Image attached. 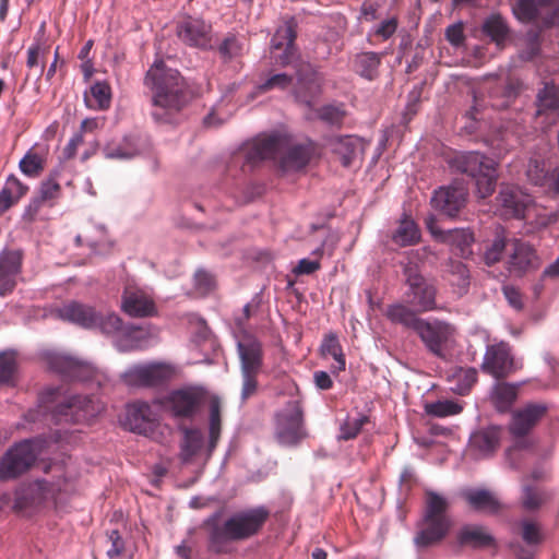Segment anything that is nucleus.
<instances>
[{
  "instance_id": "nucleus-1",
  "label": "nucleus",
  "mask_w": 559,
  "mask_h": 559,
  "mask_svg": "<svg viewBox=\"0 0 559 559\" xmlns=\"http://www.w3.org/2000/svg\"><path fill=\"white\" fill-rule=\"evenodd\" d=\"M312 156L309 144L295 142L284 133L258 136L245 151V160L253 166L264 159H272L284 174H294L304 169Z\"/></svg>"
},
{
  "instance_id": "nucleus-2",
  "label": "nucleus",
  "mask_w": 559,
  "mask_h": 559,
  "mask_svg": "<svg viewBox=\"0 0 559 559\" xmlns=\"http://www.w3.org/2000/svg\"><path fill=\"white\" fill-rule=\"evenodd\" d=\"M145 85L152 90V117L158 123H173L186 104V84L177 70L159 60L147 71Z\"/></svg>"
},
{
  "instance_id": "nucleus-3",
  "label": "nucleus",
  "mask_w": 559,
  "mask_h": 559,
  "mask_svg": "<svg viewBox=\"0 0 559 559\" xmlns=\"http://www.w3.org/2000/svg\"><path fill=\"white\" fill-rule=\"evenodd\" d=\"M58 318L85 329H99L103 333L115 337V346L120 352L141 348L139 335L141 329L134 325L124 326L121 319L109 313L106 317L97 312L93 307L78 301H70L57 308Z\"/></svg>"
},
{
  "instance_id": "nucleus-4",
  "label": "nucleus",
  "mask_w": 559,
  "mask_h": 559,
  "mask_svg": "<svg viewBox=\"0 0 559 559\" xmlns=\"http://www.w3.org/2000/svg\"><path fill=\"white\" fill-rule=\"evenodd\" d=\"M97 408L90 397L71 395L60 389L45 390L38 400L37 408L25 414L26 421L36 423L50 417L59 421H81L95 415Z\"/></svg>"
},
{
  "instance_id": "nucleus-5",
  "label": "nucleus",
  "mask_w": 559,
  "mask_h": 559,
  "mask_svg": "<svg viewBox=\"0 0 559 559\" xmlns=\"http://www.w3.org/2000/svg\"><path fill=\"white\" fill-rule=\"evenodd\" d=\"M266 518L267 511L264 508L235 513L223 525L212 528L210 547L216 552L225 551L228 542L245 539L255 534Z\"/></svg>"
},
{
  "instance_id": "nucleus-6",
  "label": "nucleus",
  "mask_w": 559,
  "mask_h": 559,
  "mask_svg": "<svg viewBox=\"0 0 559 559\" xmlns=\"http://www.w3.org/2000/svg\"><path fill=\"white\" fill-rule=\"evenodd\" d=\"M448 507L449 502L443 496L433 491L426 492L425 513L414 539L418 547L433 545L447 535L451 525V521L445 513Z\"/></svg>"
},
{
  "instance_id": "nucleus-7",
  "label": "nucleus",
  "mask_w": 559,
  "mask_h": 559,
  "mask_svg": "<svg viewBox=\"0 0 559 559\" xmlns=\"http://www.w3.org/2000/svg\"><path fill=\"white\" fill-rule=\"evenodd\" d=\"M450 163L455 170L475 179L479 198L492 194L497 181L496 160L478 152H465L456 154Z\"/></svg>"
},
{
  "instance_id": "nucleus-8",
  "label": "nucleus",
  "mask_w": 559,
  "mask_h": 559,
  "mask_svg": "<svg viewBox=\"0 0 559 559\" xmlns=\"http://www.w3.org/2000/svg\"><path fill=\"white\" fill-rule=\"evenodd\" d=\"M497 209L506 218L531 219L532 215H535L537 227H545L550 222L547 215L539 213L542 210L536 206L532 197L515 185H501L497 197Z\"/></svg>"
},
{
  "instance_id": "nucleus-9",
  "label": "nucleus",
  "mask_w": 559,
  "mask_h": 559,
  "mask_svg": "<svg viewBox=\"0 0 559 559\" xmlns=\"http://www.w3.org/2000/svg\"><path fill=\"white\" fill-rule=\"evenodd\" d=\"M430 253L431 251L427 247L412 250L408 253L409 261L404 266V274L408 285V301L420 312L432 311L437 308V290L432 283L428 282L421 274L418 273L417 266L413 265V262L415 260H424Z\"/></svg>"
},
{
  "instance_id": "nucleus-10",
  "label": "nucleus",
  "mask_w": 559,
  "mask_h": 559,
  "mask_svg": "<svg viewBox=\"0 0 559 559\" xmlns=\"http://www.w3.org/2000/svg\"><path fill=\"white\" fill-rule=\"evenodd\" d=\"M48 443L46 439L35 438L14 444L0 461V478L11 479L25 473Z\"/></svg>"
},
{
  "instance_id": "nucleus-11",
  "label": "nucleus",
  "mask_w": 559,
  "mask_h": 559,
  "mask_svg": "<svg viewBox=\"0 0 559 559\" xmlns=\"http://www.w3.org/2000/svg\"><path fill=\"white\" fill-rule=\"evenodd\" d=\"M237 347L241 362V399L246 400L257 390V376L262 367V348L261 344L252 337L239 341Z\"/></svg>"
},
{
  "instance_id": "nucleus-12",
  "label": "nucleus",
  "mask_w": 559,
  "mask_h": 559,
  "mask_svg": "<svg viewBox=\"0 0 559 559\" xmlns=\"http://www.w3.org/2000/svg\"><path fill=\"white\" fill-rule=\"evenodd\" d=\"M204 393L199 388L174 390L155 401L160 408L177 418H192L201 408Z\"/></svg>"
},
{
  "instance_id": "nucleus-13",
  "label": "nucleus",
  "mask_w": 559,
  "mask_h": 559,
  "mask_svg": "<svg viewBox=\"0 0 559 559\" xmlns=\"http://www.w3.org/2000/svg\"><path fill=\"white\" fill-rule=\"evenodd\" d=\"M275 433L278 442L293 445L306 436L302 424V409L297 401L288 402L276 415Z\"/></svg>"
},
{
  "instance_id": "nucleus-14",
  "label": "nucleus",
  "mask_w": 559,
  "mask_h": 559,
  "mask_svg": "<svg viewBox=\"0 0 559 559\" xmlns=\"http://www.w3.org/2000/svg\"><path fill=\"white\" fill-rule=\"evenodd\" d=\"M417 333L427 348L436 356L443 357L444 350L455 343L456 329L444 321H425L419 323Z\"/></svg>"
},
{
  "instance_id": "nucleus-15",
  "label": "nucleus",
  "mask_w": 559,
  "mask_h": 559,
  "mask_svg": "<svg viewBox=\"0 0 559 559\" xmlns=\"http://www.w3.org/2000/svg\"><path fill=\"white\" fill-rule=\"evenodd\" d=\"M174 374V366L154 361L129 367L122 378L130 386H153L171 379Z\"/></svg>"
},
{
  "instance_id": "nucleus-16",
  "label": "nucleus",
  "mask_w": 559,
  "mask_h": 559,
  "mask_svg": "<svg viewBox=\"0 0 559 559\" xmlns=\"http://www.w3.org/2000/svg\"><path fill=\"white\" fill-rule=\"evenodd\" d=\"M123 426L135 433L157 439L158 418L146 402H134L127 406Z\"/></svg>"
},
{
  "instance_id": "nucleus-17",
  "label": "nucleus",
  "mask_w": 559,
  "mask_h": 559,
  "mask_svg": "<svg viewBox=\"0 0 559 559\" xmlns=\"http://www.w3.org/2000/svg\"><path fill=\"white\" fill-rule=\"evenodd\" d=\"M295 21H285L277 27L271 39V59L275 64L288 66L296 60L295 38H296Z\"/></svg>"
},
{
  "instance_id": "nucleus-18",
  "label": "nucleus",
  "mask_w": 559,
  "mask_h": 559,
  "mask_svg": "<svg viewBox=\"0 0 559 559\" xmlns=\"http://www.w3.org/2000/svg\"><path fill=\"white\" fill-rule=\"evenodd\" d=\"M48 367L64 378L87 381L94 378L95 368L66 354L49 352L45 355Z\"/></svg>"
},
{
  "instance_id": "nucleus-19",
  "label": "nucleus",
  "mask_w": 559,
  "mask_h": 559,
  "mask_svg": "<svg viewBox=\"0 0 559 559\" xmlns=\"http://www.w3.org/2000/svg\"><path fill=\"white\" fill-rule=\"evenodd\" d=\"M121 310L133 318H146L156 313L152 295L135 285H128L122 294Z\"/></svg>"
},
{
  "instance_id": "nucleus-20",
  "label": "nucleus",
  "mask_w": 559,
  "mask_h": 559,
  "mask_svg": "<svg viewBox=\"0 0 559 559\" xmlns=\"http://www.w3.org/2000/svg\"><path fill=\"white\" fill-rule=\"evenodd\" d=\"M481 369L496 379L504 378L514 370L513 357L507 343L487 346Z\"/></svg>"
},
{
  "instance_id": "nucleus-21",
  "label": "nucleus",
  "mask_w": 559,
  "mask_h": 559,
  "mask_svg": "<svg viewBox=\"0 0 559 559\" xmlns=\"http://www.w3.org/2000/svg\"><path fill=\"white\" fill-rule=\"evenodd\" d=\"M147 148L146 140L139 135H126L107 142L102 152L105 158L128 160L141 155Z\"/></svg>"
},
{
  "instance_id": "nucleus-22",
  "label": "nucleus",
  "mask_w": 559,
  "mask_h": 559,
  "mask_svg": "<svg viewBox=\"0 0 559 559\" xmlns=\"http://www.w3.org/2000/svg\"><path fill=\"white\" fill-rule=\"evenodd\" d=\"M467 189L463 185H453L437 190L432 198L433 209L448 216H454L465 204Z\"/></svg>"
},
{
  "instance_id": "nucleus-23",
  "label": "nucleus",
  "mask_w": 559,
  "mask_h": 559,
  "mask_svg": "<svg viewBox=\"0 0 559 559\" xmlns=\"http://www.w3.org/2000/svg\"><path fill=\"white\" fill-rule=\"evenodd\" d=\"M22 254L20 251H3L0 254V296L12 293L21 272Z\"/></svg>"
},
{
  "instance_id": "nucleus-24",
  "label": "nucleus",
  "mask_w": 559,
  "mask_h": 559,
  "mask_svg": "<svg viewBox=\"0 0 559 559\" xmlns=\"http://www.w3.org/2000/svg\"><path fill=\"white\" fill-rule=\"evenodd\" d=\"M546 406L542 404H528L512 415L510 431L514 437L525 436L544 416Z\"/></svg>"
},
{
  "instance_id": "nucleus-25",
  "label": "nucleus",
  "mask_w": 559,
  "mask_h": 559,
  "mask_svg": "<svg viewBox=\"0 0 559 559\" xmlns=\"http://www.w3.org/2000/svg\"><path fill=\"white\" fill-rule=\"evenodd\" d=\"M177 34L185 43L204 48L210 44V25L199 19H187L177 28Z\"/></svg>"
},
{
  "instance_id": "nucleus-26",
  "label": "nucleus",
  "mask_w": 559,
  "mask_h": 559,
  "mask_svg": "<svg viewBox=\"0 0 559 559\" xmlns=\"http://www.w3.org/2000/svg\"><path fill=\"white\" fill-rule=\"evenodd\" d=\"M500 442V429L488 427L472 435L469 450L475 459H483L496 451Z\"/></svg>"
},
{
  "instance_id": "nucleus-27",
  "label": "nucleus",
  "mask_w": 559,
  "mask_h": 559,
  "mask_svg": "<svg viewBox=\"0 0 559 559\" xmlns=\"http://www.w3.org/2000/svg\"><path fill=\"white\" fill-rule=\"evenodd\" d=\"M462 496L471 508L479 512L493 514L502 508V503L498 497L487 489H465L462 491Z\"/></svg>"
},
{
  "instance_id": "nucleus-28",
  "label": "nucleus",
  "mask_w": 559,
  "mask_h": 559,
  "mask_svg": "<svg viewBox=\"0 0 559 559\" xmlns=\"http://www.w3.org/2000/svg\"><path fill=\"white\" fill-rule=\"evenodd\" d=\"M513 251L510 254L509 265L512 272L522 273L538 265L535 250L519 239L512 241Z\"/></svg>"
},
{
  "instance_id": "nucleus-29",
  "label": "nucleus",
  "mask_w": 559,
  "mask_h": 559,
  "mask_svg": "<svg viewBox=\"0 0 559 559\" xmlns=\"http://www.w3.org/2000/svg\"><path fill=\"white\" fill-rule=\"evenodd\" d=\"M61 193L60 185L52 178L41 182L38 195L28 204L25 215L34 219L41 206H52Z\"/></svg>"
},
{
  "instance_id": "nucleus-30",
  "label": "nucleus",
  "mask_w": 559,
  "mask_h": 559,
  "mask_svg": "<svg viewBox=\"0 0 559 559\" xmlns=\"http://www.w3.org/2000/svg\"><path fill=\"white\" fill-rule=\"evenodd\" d=\"M330 145L332 151L340 156L344 166H349L362 150L360 139L352 135L334 138Z\"/></svg>"
},
{
  "instance_id": "nucleus-31",
  "label": "nucleus",
  "mask_w": 559,
  "mask_h": 559,
  "mask_svg": "<svg viewBox=\"0 0 559 559\" xmlns=\"http://www.w3.org/2000/svg\"><path fill=\"white\" fill-rule=\"evenodd\" d=\"M84 103L93 110H107L111 104V88L105 81H97L84 93Z\"/></svg>"
},
{
  "instance_id": "nucleus-32",
  "label": "nucleus",
  "mask_w": 559,
  "mask_h": 559,
  "mask_svg": "<svg viewBox=\"0 0 559 559\" xmlns=\"http://www.w3.org/2000/svg\"><path fill=\"white\" fill-rule=\"evenodd\" d=\"M473 241V234L464 228L447 230L445 235L442 237V242L451 246L452 250L462 257H466L471 253Z\"/></svg>"
},
{
  "instance_id": "nucleus-33",
  "label": "nucleus",
  "mask_w": 559,
  "mask_h": 559,
  "mask_svg": "<svg viewBox=\"0 0 559 559\" xmlns=\"http://www.w3.org/2000/svg\"><path fill=\"white\" fill-rule=\"evenodd\" d=\"M537 116H559V86L546 84L539 92Z\"/></svg>"
},
{
  "instance_id": "nucleus-34",
  "label": "nucleus",
  "mask_w": 559,
  "mask_h": 559,
  "mask_svg": "<svg viewBox=\"0 0 559 559\" xmlns=\"http://www.w3.org/2000/svg\"><path fill=\"white\" fill-rule=\"evenodd\" d=\"M419 239V228L416 223L408 217H403L400 221L399 226L392 235V240L394 243L401 247L413 246L417 243Z\"/></svg>"
},
{
  "instance_id": "nucleus-35",
  "label": "nucleus",
  "mask_w": 559,
  "mask_h": 559,
  "mask_svg": "<svg viewBox=\"0 0 559 559\" xmlns=\"http://www.w3.org/2000/svg\"><path fill=\"white\" fill-rule=\"evenodd\" d=\"M385 316L393 323L402 324L417 332L419 323L423 322L416 313L402 304H395L388 307Z\"/></svg>"
},
{
  "instance_id": "nucleus-36",
  "label": "nucleus",
  "mask_w": 559,
  "mask_h": 559,
  "mask_svg": "<svg viewBox=\"0 0 559 559\" xmlns=\"http://www.w3.org/2000/svg\"><path fill=\"white\" fill-rule=\"evenodd\" d=\"M459 540L463 545L473 547H486L493 543V538L489 532L485 527L477 525L464 526L460 532Z\"/></svg>"
},
{
  "instance_id": "nucleus-37",
  "label": "nucleus",
  "mask_w": 559,
  "mask_h": 559,
  "mask_svg": "<svg viewBox=\"0 0 559 559\" xmlns=\"http://www.w3.org/2000/svg\"><path fill=\"white\" fill-rule=\"evenodd\" d=\"M203 445L204 438L200 429H185L180 452L182 461H190L194 455H197L202 450Z\"/></svg>"
},
{
  "instance_id": "nucleus-38",
  "label": "nucleus",
  "mask_w": 559,
  "mask_h": 559,
  "mask_svg": "<svg viewBox=\"0 0 559 559\" xmlns=\"http://www.w3.org/2000/svg\"><path fill=\"white\" fill-rule=\"evenodd\" d=\"M222 429L221 420V402L219 399L214 396L210 402V418H209V443L207 451L211 453L219 439Z\"/></svg>"
},
{
  "instance_id": "nucleus-39",
  "label": "nucleus",
  "mask_w": 559,
  "mask_h": 559,
  "mask_svg": "<svg viewBox=\"0 0 559 559\" xmlns=\"http://www.w3.org/2000/svg\"><path fill=\"white\" fill-rule=\"evenodd\" d=\"M320 350L322 356L332 357L335 360V365L332 366L333 372H338L345 369V357L335 334H329L323 338Z\"/></svg>"
},
{
  "instance_id": "nucleus-40",
  "label": "nucleus",
  "mask_w": 559,
  "mask_h": 559,
  "mask_svg": "<svg viewBox=\"0 0 559 559\" xmlns=\"http://www.w3.org/2000/svg\"><path fill=\"white\" fill-rule=\"evenodd\" d=\"M516 397V386L510 383L498 382L491 391V400L496 407L503 412L508 409Z\"/></svg>"
},
{
  "instance_id": "nucleus-41",
  "label": "nucleus",
  "mask_w": 559,
  "mask_h": 559,
  "mask_svg": "<svg viewBox=\"0 0 559 559\" xmlns=\"http://www.w3.org/2000/svg\"><path fill=\"white\" fill-rule=\"evenodd\" d=\"M463 411L461 403L453 400H438L425 404V413L432 417H448L460 414Z\"/></svg>"
},
{
  "instance_id": "nucleus-42",
  "label": "nucleus",
  "mask_w": 559,
  "mask_h": 559,
  "mask_svg": "<svg viewBox=\"0 0 559 559\" xmlns=\"http://www.w3.org/2000/svg\"><path fill=\"white\" fill-rule=\"evenodd\" d=\"M380 64V56L376 52H361L359 55L356 56V59H355V71L368 79V80H372L376 74H377V70H378V67Z\"/></svg>"
},
{
  "instance_id": "nucleus-43",
  "label": "nucleus",
  "mask_w": 559,
  "mask_h": 559,
  "mask_svg": "<svg viewBox=\"0 0 559 559\" xmlns=\"http://www.w3.org/2000/svg\"><path fill=\"white\" fill-rule=\"evenodd\" d=\"M477 371L475 368H457L451 376L450 381L453 385L450 388L457 394H465L476 382Z\"/></svg>"
},
{
  "instance_id": "nucleus-44",
  "label": "nucleus",
  "mask_w": 559,
  "mask_h": 559,
  "mask_svg": "<svg viewBox=\"0 0 559 559\" xmlns=\"http://www.w3.org/2000/svg\"><path fill=\"white\" fill-rule=\"evenodd\" d=\"M483 32L497 45H501L508 36L509 28L506 21L500 15H491L485 20Z\"/></svg>"
},
{
  "instance_id": "nucleus-45",
  "label": "nucleus",
  "mask_w": 559,
  "mask_h": 559,
  "mask_svg": "<svg viewBox=\"0 0 559 559\" xmlns=\"http://www.w3.org/2000/svg\"><path fill=\"white\" fill-rule=\"evenodd\" d=\"M296 72L299 85L307 87L311 94L319 92L322 79L310 63H300Z\"/></svg>"
},
{
  "instance_id": "nucleus-46",
  "label": "nucleus",
  "mask_w": 559,
  "mask_h": 559,
  "mask_svg": "<svg viewBox=\"0 0 559 559\" xmlns=\"http://www.w3.org/2000/svg\"><path fill=\"white\" fill-rule=\"evenodd\" d=\"M520 534L528 547H536L544 538L540 524L531 519H524L520 522Z\"/></svg>"
},
{
  "instance_id": "nucleus-47",
  "label": "nucleus",
  "mask_w": 559,
  "mask_h": 559,
  "mask_svg": "<svg viewBox=\"0 0 559 559\" xmlns=\"http://www.w3.org/2000/svg\"><path fill=\"white\" fill-rule=\"evenodd\" d=\"M33 490L37 491L43 498L53 497L57 492L67 491L68 483L62 475H58L56 480L47 478L38 479L33 484Z\"/></svg>"
},
{
  "instance_id": "nucleus-48",
  "label": "nucleus",
  "mask_w": 559,
  "mask_h": 559,
  "mask_svg": "<svg viewBox=\"0 0 559 559\" xmlns=\"http://www.w3.org/2000/svg\"><path fill=\"white\" fill-rule=\"evenodd\" d=\"M550 1L551 0H518L513 5V13L518 20L522 22H530L538 14V7Z\"/></svg>"
},
{
  "instance_id": "nucleus-49",
  "label": "nucleus",
  "mask_w": 559,
  "mask_h": 559,
  "mask_svg": "<svg viewBox=\"0 0 559 559\" xmlns=\"http://www.w3.org/2000/svg\"><path fill=\"white\" fill-rule=\"evenodd\" d=\"M16 371V353L4 350L0 353V382L9 383Z\"/></svg>"
},
{
  "instance_id": "nucleus-50",
  "label": "nucleus",
  "mask_w": 559,
  "mask_h": 559,
  "mask_svg": "<svg viewBox=\"0 0 559 559\" xmlns=\"http://www.w3.org/2000/svg\"><path fill=\"white\" fill-rule=\"evenodd\" d=\"M545 501L544 493L530 485L522 486L521 504L526 511L537 510Z\"/></svg>"
},
{
  "instance_id": "nucleus-51",
  "label": "nucleus",
  "mask_w": 559,
  "mask_h": 559,
  "mask_svg": "<svg viewBox=\"0 0 559 559\" xmlns=\"http://www.w3.org/2000/svg\"><path fill=\"white\" fill-rule=\"evenodd\" d=\"M506 247L504 229L499 227L491 245L485 251V262L490 265L499 261Z\"/></svg>"
},
{
  "instance_id": "nucleus-52",
  "label": "nucleus",
  "mask_w": 559,
  "mask_h": 559,
  "mask_svg": "<svg viewBox=\"0 0 559 559\" xmlns=\"http://www.w3.org/2000/svg\"><path fill=\"white\" fill-rule=\"evenodd\" d=\"M21 171L28 177H36L43 170V158L35 152L28 151L20 160Z\"/></svg>"
},
{
  "instance_id": "nucleus-53",
  "label": "nucleus",
  "mask_w": 559,
  "mask_h": 559,
  "mask_svg": "<svg viewBox=\"0 0 559 559\" xmlns=\"http://www.w3.org/2000/svg\"><path fill=\"white\" fill-rule=\"evenodd\" d=\"M367 421L368 417L362 414H359L355 417H347L344 424L341 426L340 438L344 440L355 438Z\"/></svg>"
},
{
  "instance_id": "nucleus-54",
  "label": "nucleus",
  "mask_w": 559,
  "mask_h": 559,
  "mask_svg": "<svg viewBox=\"0 0 559 559\" xmlns=\"http://www.w3.org/2000/svg\"><path fill=\"white\" fill-rule=\"evenodd\" d=\"M526 176L533 185L544 186L548 180V174L545 170L544 162L536 158L530 159Z\"/></svg>"
},
{
  "instance_id": "nucleus-55",
  "label": "nucleus",
  "mask_w": 559,
  "mask_h": 559,
  "mask_svg": "<svg viewBox=\"0 0 559 559\" xmlns=\"http://www.w3.org/2000/svg\"><path fill=\"white\" fill-rule=\"evenodd\" d=\"M293 84V76L286 73H277L269 78L265 82L258 86L260 92H269L272 90H286Z\"/></svg>"
},
{
  "instance_id": "nucleus-56",
  "label": "nucleus",
  "mask_w": 559,
  "mask_h": 559,
  "mask_svg": "<svg viewBox=\"0 0 559 559\" xmlns=\"http://www.w3.org/2000/svg\"><path fill=\"white\" fill-rule=\"evenodd\" d=\"M194 286L200 294L205 295L215 287V278L211 273L199 270L194 275Z\"/></svg>"
},
{
  "instance_id": "nucleus-57",
  "label": "nucleus",
  "mask_w": 559,
  "mask_h": 559,
  "mask_svg": "<svg viewBox=\"0 0 559 559\" xmlns=\"http://www.w3.org/2000/svg\"><path fill=\"white\" fill-rule=\"evenodd\" d=\"M108 542L110 543V546L107 549V556L110 559L119 558L123 552L124 543L117 530H114L108 534Z\"/></svg>"
},
{
  "instance_id": "nucleus-58",
  "label": "nucleus",
  "mask_w": 559,
  "mask_h": 559,
  "mask_svg": "<svg viewBox=\"0 0 559 559\" xmlns=\"http://www.w3.org/2000/svg\"><path fill=\"white\" fill-rule=\"evenodd\" d=\"M241 50H242V46L239 43V40L235 37L226 38L219 47L221 55L227 59H230V58H234V57L240 55Z\"/></svg>"
},
{
  "instance_id": "nucleus-59",
  "label": "nucleus",
  "mask_w": 559,
  "mask_h": 559,
  "mask_svg": "<svg viewBox=\"0 0 559 559\" xmlns=\"http://www.w3.org/2000/svg\"><path fill=\"white\" fill-rule=\"evenodd\" d=\"M7 192H9L16 201H19L26 192L27 187L23 185L15 176L11 175L8 177L4 187Z\"/></svg>"
},
{
  "instance_id": "nucleus-60",
  "label": "nucleus",
  "mask_w": 559,
  "mask_h": 559,
  "mask_svg": "<svg viewBox=\"0 0 559 559\" xmlns=\"http://www.w3.org/2000/svg\"><path fill=\"white\" fill-rule=\"evenodd\" d=\"M344 112L334 106H324L319 111V118L330 124H338L343 119Z\"/></svg>"
},
{
  "instance_id": "nucleus-61",
  "label": "nucleus",
  "mask_w": 559,
  "mask_h": 559,
  "mask_svg": "<svg viewBox=\"0 0 559 559\" xmlns=\"http://www.w3.org/2000/svg\"><path fill=\"white\" fill-rule=\"evenodd\" d=\"M445 37L451 45L459 47L464 43L463 24L456 23L450 25L445 31Z\"/></svg>"
},
{
  "instance_id": "nucleus-62",
  "label": "nucleus",
  "mask_w": 559,
  "mask_h": 559,
  "mask_svg": "<svg viewBox=\"0 0 559 559\" xmlns=\"http://www.w3.org/2000/svg\"><path fill=\"white\" fill-rule=\"evenodd\" d=\"M503 295L508 300L509 305L515 309L521 310L523 308V300L521 293L513 286H504Z\"/></svg>"
},
{
  "instance_id": "nucleus-63",
  "label": "nucleus",
  "mask_w": 559,
  "mask_h": 559,
  "mask_svg": "<svg viewBox=\"0 0 559 559\" xmlns=\"http://www.w3.org/2000/svg\"><path fill=\"white\" fill-rule=\"evenodd\" d=\"M450 271L457 276V285L465 287L468 284V271L462 262H451Z\"/></svg>"
},
{
  "instance_id": "nucleus-64",
  "label": "nucleus",
  "mask_w": 559,
  "mask_h": 559,
  "mask_svg": "<svg viewBox=\"0 0 559 559\" xmlns=\"http://www.w3.org/2000/svg\"><path fill=\"white\" fill-rule=\"evenodd\" d=\"M397 22L394 17L383 21L377 28L376 33L383 39L391 37L396 31Z\"/></svg>"
}]
</instances>
